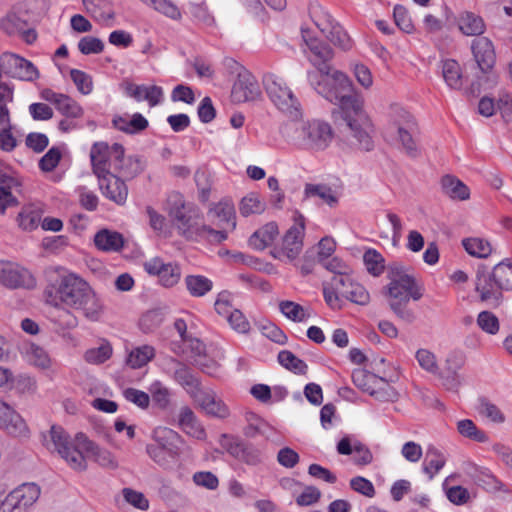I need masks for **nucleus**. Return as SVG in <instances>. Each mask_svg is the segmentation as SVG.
I'll return each mask as SVG.
<instances>
[{"instance_id": "40", "label": "nucleus", "mask_w": 512, "mask_h": 512, "mask_svg": "<svg viewBox=\"0 0 512 512\" xmlns=\"http://www.w3.org/2000/svg\"><path fill=\"white\" fill-rule=\"evenodd\" d=\"M185 285L194 297H202L212 289V281L201 275H189L185 278Z\"/></svg>"}, {"instance_id": "24", "label": "nucleus", "mask_w": 512, "mask_h": 512, "mask_svg": "<svg viewBox=\"0 0 512 512\" xmlns=\"http://www.w3.org/2000/svg\"><path fill=\"white\" fill-rule=\"evenodd\" d=\"M99 180V188L103 195L118 205H123L128 196V188L123 180L116 175H106Z\"/></svg>"}, {"instance_id": "2", "label": "nucleus", "mask_w": 512, "mask_h": 512, "mask_svg": "<svg viewBox=\"0 0 512 512\" xmlns=\"http://www.w3.org/2000/svg\"><path fill=\"white\" fill-rule=\"evenodd\" d=\"M167 212L177 233L187 240L203 238L211 243L224 240V205L218 202L209 207L207 212L210 225L201 224V213L198 207L187 202L178 192H172L167 199Z\"/></svg>"}, {"instance_id": "31", "label": "nucleus", "mask_w": 512, "mask_h": 512, "mask_svg": "<svg viewBox=\"0 0 512 512\" xmlns=\"http://www.w3.org/2000/svg\"><path fill=\"white\" fill-rule=\"evenodd\" d=\"M22 355L29 364L38 368L47 369L51 365V359L46 350L35 343H27L23 347Z\"/></svg>"}, {"instance_id": "39", "label": "nucleus", "mask_w": 512, "mask_h": 512, "mask_svg": "<svg viewBox=\"0 0 512 512\" xmlns=\"http://www.w3.org/2000/svg\"><path fill=\"white\" fill-rule=\"evenodd\" d=\"M304 195L306 198L318 197L329 206L337 203V197L331 187L324 184H306Z\"/></svg>"}, {"instance_id": "26", "label": "nucleus", "mask_w": 512, "mask_h": 512, "mask_svg": "<svg viewBox=\"0 0 512 512\" xmlns=\"http://www.w3.org/2000/svg\"><path fill=\"white\" fill-rule=\"evenodd\" d=\"M169 365L173 370V377L193 397L199 392V381L190 369L174 358L169 359Z\"/></svg>"}, {"instance_id": "21", "label": "nucleus", "mask_w": 512, "mask_h": 512, "mask_svg": "<svg viewBox=\"0 0 512 512\" xmlns=\"http://www.w3.org/2000/svg\"><path fill=\"white\" fill-rule=\"evenodd\" d=\"M41 98L55 105L56 109L68 118L76 119L83 116V108L68 95L44 89L41 92Z\"/></svg>"}, {"instance_id": "52", "label": "nucleus", "mask_w": 512, "mask_h": 512, "mask_svg": "<svg viewBox=\"0 0 512 512\" xmlns=\"http://www.w3.org/2000/svg\"><path fill=\"white\" fill-rule=\"evenodd\" d=\"M363 261L367 271L373 276L381 275L385 269L383 256L374 249H369L364 253Z\"/></svg>"}, {"instance_id": "17", "label": "nucleus", "mask_w": 512, "mask_h": 512, "mask_svg": "<svg viewBox=\"0 0 512 512\" xmlns=\"http://www.w3.org/2000/svg\"><path fill=\"white\" fill-rule=\"evenodd\" d=\"M114 144L109 146L105 142H96L90 150V160L94 174L100 179L106 175H113L111 171L115 170L116 163L112 150Z\"/></svg>"}, {"instance_id": "14", "label": "nucleus", "mask_w": 512, "mask_h": 512, "mask_svg": "<svg viewBox=\"0 0 512 512\" xmlns=\"http://www.w3.org/2000/svg\"><path fill=\"white\" fill-rule=\"evenodd\" d=\"M40 487L35 483H24L6 497L2 508L8 512H27L40 496Z\"/></svg>"}, {"instance_id": "59", "label": "nucleus", "mask_w": 512, "mask_h": 512, "mask_svg": "<svg viewBox=\"0 0 512 512\" xmlns=\"http://www.w3.org/2000/svg\"><path fill=\"white\" fill-rule=\"evenodd\" d=\"M178 438V434L171 429H160L155 431V440L156 443L154 445H159L161 448H172L174 450V454H178V447L175 444V441Z\"/></svg>"}, {"instance_id": "13", "label": "nucleus", "mask_w": 512, "mask_h": 512, "mask_svg": "<svg viewBox=\"0 0 512 512\" xmlns=\"http://www.w3.org/2000/svg\"><path fill=\"white\" fill-rule=\"evenodd\" d=\"M0 67L5 74L21 81L33 82L39 78V71L32 62L13 53L0 56Z\"/></svg>"}, {"instance_id": "25", "label": "nucleus", "mask_w": 512, "mask_h": 512, "mask_svg": "<svg viewBox=\"0 0 512 512\" xmlns=\"http://www.w3.org/2000/svg\"><path fill=\"white\" fill-rule=\"evenodd\" d=\"M112 153L116 163L114 171L118 172L122 177L133 178L142 171L141 163L137 158L132 156L125 157L122 145L114 143Z\"/></svg>"}, {"instance_id": "56", "label": "nucleus", "mask_w": 512, "mask_h": 512, "mask_svg": "<svg viewBox=\"0 0 512 512\" xmlns=\"http://www.w3.org/2000/svg\"><path fill=\"white\" fill-rule=\"evenodd\" d=\"M149 393L153 402L161 409L168 407L170 403V392L160 381H154L149 387Z\"/></svg>"}, {"instance_id": "47", "label": "nucleus", "mask_w": 512, "mask_h": 512, "mask_svg": "<svg viewBox=\"0 0 512 512\" xmlns=\"http://www.w3.org/2000/svg\"><path fill=\"white\" fill-rule=\"evenodd\" d=\"M113 349L108 342H103L98 347H93L84 353V359L87 363L99 365L106 362L112 356Z\"/></svg>"}, {"instance_id": "22", "label": "nucleus", "mask_w": 512, "mask_h": 512, "mask_svg": "<svg viewBox=\"0 0 512 512\" xmlns=\"http://www.w3.org/2000/svg\"><path fill=\"white\" fill-rule=\"evenodd\" d=\"M464 364V359L459 354H450L446 360L442 371L440 372V378L442 384L447 390L457 392L462 383L461 375L459 370Z\"/></svg>"}, {"instance_id": "15", "label": "nucleus", "mask_w": 512, "mask_h": 512, "mask_svg": "<svg viewBox=\"0 0 512 512\" xmlns=\"http://www.w3.org/2000/svg\"><path fill=\"white\" fill-rule=\"evenodd\" d=\"M184 349L176 346V343L172 344V350L176 354H186L187 358L196 366L201 368L207 374H214L217 367L213 360L209 359L205 354V345L197 338L189 337L186 342Z\"/></svg>"}, {"instance_id": "12", "label": "nucleus", "mask_w": 512, "mask_h": 512, "mask_svg": "<svg viewBox=\"0 0 512 512\" xmlns=\"http://www.w3.org/2000/svg\"><path fill=\"white\" fill-rule=\"evenodd\" d=\"M294 220L295 223L287 230L282 239L281 247L271 251L272 256L281 261H293L303 248L305 219L303 215L297 214Z\"/></svg>"}, {"instance_id": "57", "label": "nucleus", "mask_w": 512, "mask_h": 512, "mask_svg": "<svg viewBox=\"0 0 512 512\" xmlns=\"http://www.w3.org/2000/svg\"><path fill=\"white\" fill-rule=\"evenodd\" d=\"M70 77L77 87V90L83 95H89L93 90L92 77L86 72L78 69L70 70Z\"/></svg>"}, {"instance_id": "41", "label": "nucleus", "mask_w": 512, "mask_h": 512, "mask_svg": "<svg viewBox=\"0 0 512 512\" xmlns=\"http://www.w3.org/2000/svg\"><path fill=\"white\" fill-rule=\"evenodd\" d=\"M309 13L312 21L323 34L331 30V26L335 23L328 11L319 4H312Z\"/></svg>"}, {"instance_id": "61", "label": "nucleus", "mask_w": 512, "mask_h": 512, "mask_svg": "<svg viewBox=\"0 0 512 512\" xmlns=\"http://www.w3.org/2000/svg\"><path fill=\"white\" fill-rule=\"evenodd\" d=\"M246 420L248 424L244 428L245 436L254 438L257 434H264V428L268 426L264 420L252 412L246 414Z\"/></svg>"}, {"instance_id": "23", "label": "nucleus", "mask_w": 512, "mask_h": 512, "mask_svg": "<svg viewBox=\"0 0 512 512\" xmlns=\"http://www.w3.org/2000/svg\"><path fill=\"white\" fill-rule=\"evenodd\" d=\"M474 59L482 72L489 71L495 63V51L492 41L487 37H479L472 42Z\"/></svg>"}, {"instance_id": "42", "label": "nucleus", "mask_w": 512, "mask_h": 512, "mask_svg": "<svg viewBox=\"0 0 512 512\" xmlns=\"http://www.w3.org/2000/svg\"><path fill=\"white\" fill-rule=\"evenodd\" d=\"M446 459L443 454L436 448L430 447L426 453V462L423 466V471L429 476V479H433L445 465Z\"/></svg>"}, {"instance_id": "11", "label": "nucleus", "mask_w": 512, "mask_h": 512, "mask_svg": "<svg viewBox=\"0 0 512 512\" xmlns=\"http://www.w3.org/2000/svg\"><path fill=\"white\" fill-rule=\"evenodd\" d=\"M301 35L306 45L304 52L308 61L316 69L313 71L314 73H322L335 68L332 65L334 51L327 43L314 37L308 28H302Z\"/></svg>"}, {"instance_id": "51", "label": "nucleus", "mask_w": 512, "mask_h": 512, "mask_svg": "<svg viewBox=\"0 0 512 512\" xmlns=\"http://www.w3.org/2000/svg\"><path fill=\"white\" fill-rule=\"evenodd\" d=\"M369 395L381 402H394L399 396L398 392L380 377L379 382H377V386H373Z\"/></svg>"}, {"instance_id": "64", "label": "nucleus", "mask_w": 512, "mask_h": 512, "mask_svg": "<svg viewBox=\"0 0 512 512\" xmlns=\"http://www.w3.org/2000/svg\"><path fill=\"white\" fill-rule=\"evenodd\" d=\"M78 49L84 55L98 54L103 51L104 44L99 38L85 36L78 42Z\"/></svg>"}, {"instance_id": "58", "label": "nucleus", "mask_w": 512, "mask_h": 512, "mask_svg": "<svg viewBox=\"0 0 512 512\" xmlns=\"http://www.w3.org/2000/svg\"><path fill=\"white\" fill-rule=\"evenodd\" d=\"M478 326L486 333L495 335L499 331V320L490 311H482L477 317Z\"/></svg>"}, {"instance_id": "50", "label": "nucleus", "mask_w": 512, "mask_h": 512, "mask_svg": "<svg viewBox=\"0 0 512 512\" xmlns=\"http://www.w3.org/2000/svg\"><path fill=\"white\" fill-rule=\"evenodd\" d=\"M226 320L231 329L238 334H248L251 329L250 322L239 309H233L230 312L226 310Z\"/></svg>"}, {"instance_id": "62", "label": "nucleus", "mask_w": 512, "mask_h": 512, "mask_svg": "<svg viewBox=\"0 0 512 512\" xmlns=\"http://www.w3.org/2000/svg\"><path fill=\"white\" fill-rule=\"evenodd\" d=\"M181 271L178 265L168 263L158 275L161 284L165 287H172L178 283Z\"/></svg>"}, {"instance_id": "3", "label": "nucleus", "mask_w": 512, "mask_h": 512, "mask_svg": "<svg viewBox=\"0 0 512 512\" xmlns=\"http://www.w3.org/2000/svg\"><path fill=\"white\" fill-rule=\"evenodd\" d=\"M45 298L52 306L64 305L80 310L91 320H97L103 309L100 299L90 285L73 273H59L55 281L47 285Z\"/></svg>"}, {"instance_id": "48", "label": "nucleus", "mask_w": 512, "mask_h": 512, "mask_svg": "<svg viewBox=\"0 0 512 512\" xmlns=\"http://www.w3.org/2000/svg\"><path fill=\"white\" fill-rule=\"evenodd\" d=\"M278 361L283 367L296 374L304 375L307 373L308 366L306 363L296 357L291 351H280L278 354Z\"/></svg>"}, {"instance_id": "46", "label": "nucleus", "mask_w": 512, "mask_h": 512, "mask_svg": "<svg viewBox=\"0 0 512 512\" xmlns=\"http://www.w3.org/2000/svg\"><path fill=\"white\" fill-rule=\"evenodd\" d=\"M457 431L463 437L469 438L479 443L488 441L487 434L478 429L474 422L470 419H463L457 422Z\"/></svg>"}, {"instance_id": "16", "label": "nucleus", "mask_w": 512, "mask_h": 512, "mask_svg": "<svg viewBox=\"0 0 512 512\" xmlns=\"http://www.w3.org/2000/svg\"><path fill=\"white\" fill-rule=\"evenodd\" d=\"M0 283L8 288H32L35 285L31 273L16 263L0 261Z\"/></svg>"}, {"instance_id": "18", "label": "nucleus", "mask_w": 512, "mask_h": 512, "mask_svg": "<svg viewBox=\"0 0 512 512\" xmlns=\"http://www.w3.org/2000/svg\"><path fill=\"white\" fill-rule=\"evenodd\" d=\"M0 429L13 437H28L29 428L22 416L0 399Z\"/></svg>"}, {"instance_id": "34", "label": "nucleus", "mask_w": 512, "mask_h": 512, "mask_svg": "<svg viewBox=\"0 0 512 512\" xmlns=\"http://www.w3.org/2000/svg\"><path fill=\"white\" fill-rule=\"evenodd\" d=\"M94 242L96 247L103 251H119L124 243L120 233L109 230L99 231Z\"/></svg>"}, {"instance_id": "60", "label": "nucleus", "mask_w": 512, "mask_h": 512, "mask_svg": "<svg viewBox=\"0 0 512 512\" xmlns=\"http://www.w3.org/2000/svg\"><path fill=\"white\" fill-rule=\"evenodd\" d=\"M27 23L16 14H9L1 21V28L9 35H20Z\"/></svg>"}, {"instance_id": "9", "label": "nucleus", "mask_w": 512, "mask_h": 512, "mask_svg": "<svg viewBox=\"0 0 512 512\" xmlns=\"http://www.w3.org/2000/svg\"><path fill=\"white\" fill-rule=\"evenodd\" d=\"M44 445L48 450L57 451L74 470L83 471L87 468L85 456L81 454V448L78 447L77 434L72 441L61 426L53 425L44 435Z\"/></svg>"}, {"instance_id": "6", "label": "nucleus", "mask_w": 512, "mask_h": 512, "mask_svg": "<svg viewBox=\"0 0 512 512\" xmlns=\"http://www.w3.org/2000/svg\"><path fill=\"white\" fill-rule=\"evenodd\" d=\"M282 134L296 148L315 152L325 150L334 138L330 124L321 120L287 123Z\"/></svg>"}, {"instance_id": "30", "label": "nucleus", "mask_w": 512, "mask_h": 512, "mask_svg": "<svg viewBox=\"0 0 512 512\" xmlns=\"http://www.w3.org/2000/svg\"><path fill=\"white\" fill-rule=\"evenodd\" d=\"M440 184L443 193L453 200H466L470 196L469 188L453 175L443 176Z\"/></svg>"}, {"instance_id": "35", "label": "nucleus", "mask_w": 512, "mask_h": 512, "mask_svg": "<svg viewBox=\"0 0 512 512\" xmlns=\"http://www.w3.org/2000/svg\"><path fill=\"white\" fill-rule=\"evenodd\" d=\"M18 185L16 179L9 176L0 177V214L3 215L8 207L15 206L17 199L12 195V189Z\"/></svg>"}, {"instance_id": "49", "label": "nucleus", "mask_w": 512, "mask_h": 512, "mask_svg": "<svg viewBox=\"0 0 512 512\" xmlns=\"http://www.w3.org/2000/svg\"><path fill=\"white\" fill-rule=\"evenodd\" d=\"M265 209L266 204L254 193L245 196L239 205L240 213L245 217L251 214H261Z\"/></svg>"}, {"instance_id": "55", "label": "nucleus", "mask_w": 512, "mask_h": 512, "mask_svg": "<svg viewBox=\"0 0 512 512\" xmlns=\"http://www.w3.org/2000/svg\"><path fill=\"white\" fill-rule=\"evenodd\" d=\"M352 381L359 389L369 394L373 386H377L379 377L363 369H355L352 372Z\"/></svg>"}, {"instance_id": "8", "label": "nucleus", "mask_w": 512, "mask_h": 512, "mask_svg": "<svg viewBox=\"0 0 512 512\" xmlns=\"http://www.w3.org/2000/svg\"><path fill=\"white\" fill-rule=\"evenodd\" d=\"M226 80L231 83L232 103L255 101L261 97V90L255 77L232 58H226Z\"/></svg>"}, {"instance_id": "38", "label": "nucleus", "mask_w": 512, "mask_h": 512, "mask_svg": "<svg viewBox=\"0 0 512 512\" xmlns=\"http://www.w3.org/2000/svg\"><path fill=\"white\" fill-rule=\"evenodd\" d=\"M442 75L446 84L452 89L462 87V74L460 65L452 59L443 62Z\"/></svg>"}, {"instance_id": "27", "label": "nucleus", "mask_w": 512, "mask_h": 512, "mask_svg": "<svg viewBox=\"0 0 512 512\" xmlns=\"http://www.w3.org/2000/svg\"><path fill=\"white\" fill-rule=\"evenodd\" d=\"M229 9L235 14L245 15L262 22L267 18L260 0H229Z\"/></svg>"}, {"instance_id": "54", "label": "nucleus", "mask_w": 512, "mask_h": 512, "mask_svg": "<svg viewBox=\"0 0 512 512\" xmlns=\"http://www.w3.org/2000/svg\"><path fill=\"white\" fill-rule=\"evenodd\" d=\"M64 305L53 306L51 320L62 329L74 328L77 325V318Z\"/></svg>"}, {"instance_id": "63", "label": "nucleus", "mask_w": 512, "mask_h": 512, "mask_svg": "<svg viewBox=\"0 0 512 512\" xmlns=\"http://www.w3.org/2000/svg\"><path fill=\"white\" fill-rule=\"evenodd\" d=\"M207 414L218 415L220 412V404L215 401L212 392H202L199 389L197 396L194 397Z\"/></svg>"}, {"instance_id": "44", "label": "nucleus", "mask_w": 512, "mask_h": 512, "mask_svg": "<svg viewBox=\"0 0 512 512\" xmlns=\"http://www.w3.org/2000/svg\"><path fill=\"white\" fill-rule=\"evenodd\" d=\"M42 211L35 206H27L18 216L19 226L25 230H33L42 222Z\"/></svg>"}, {"instance_id": "53", "label": "nucleus", "mask_w": 512, "mask_h": 512, "mask_svg": "<svg viewBox=\"0 0 512 512\" xmlns=\"http://www.w3.org/2000/svg\"><path fill=\"white\" fill-rule=\"evenodd\" d=\"M478 413L490 421L501 424L505 421V416L501 410L486 398H480L477 406Z\"/></svg>"}, {"instance_id": "19", "label": "nucleus", "mask_w": 512, "mask_h": 512, "mask_svg": "<svg viewBox=\"0 0 512 512\" xmlns=\"http://www.w3.org/2000/svg\"><path fill=\"white\" fill-rule=\"evenodd\" d=\"M355 284L353 278L346 274L334 275L328 284L324 285L323 293L327 304L333 309L342 308V298L345 297L344 290L349 292Z\"/></svg>"}, {"instance_id": "5", "label": "nucleus", "mask_w": 512, "mask_h": 512, "mask_svg": "<svg viewBox=\"0 0 512 512\" xmlns=\"http://www.w3.org/2000/svg\"><path fill=\"white\" fill-rule=\"evenodd\" d=\"M385 136L408 157L415 159L421 155L417 121L409 111L399 104L389 106Z\"/></svg>"}, {"instance_id": "1", "label": "nucleus", "mask_w": 512, "mask_h": 512, "mask_svg": "<svg viewBox=\"0 0 512 512\" xmlns=\"http://www.w3.org/2000/svg\"><path fill=\"white\" fill-rule=\"evenodd\" d=\"M308 80L319 95L341 109L344 133L349 143L358 149L370 151L373 148L372 123L347 75L333 68L322 73L308 72Z\"/></svg>"}, {"instance_id": "7", "label": "nucleus", "mask_w": 512, "mask_h": 512, "mask_svg": "<svg viewBox=\"0 0 512 512\" xmlns=\"http://www.w3.org/2000/svg\"><path fill=\"white\" fill-rule=\"evenodd\" d=\"M475 291L482 302L500 304L503 291H512V260L504 259L491 271L480 265L475 276Z\"/></svg>"}, {"instance_id": "4", "label": "nucleus", "mask_w": 512, "mask_h": 512, "mask_svg": "<svg viewBox=\"0 0 512 512\" xmlns=\"http://www.w3.org/2000/svg\"><path fill=\"white\" fill-rule=\"evenodd\" d=\"M387 278L389 283L383 288V294L389 299L390 309L402 321L414 322L416 314L408 307V303L410 299L418 301L422 298L421 286L412 275L397 264L389 266Z\"/></svg>"}, {"instance_id": "10", "label": "nucleus", "mask_w": 512, "mask_h": 512, "mask_svg": "<svg viewBox=\"0 0 512 512\" xmlns=\"http://www.w3.org/2000/svg\"><path fill=\"white\" fill-rule=\"evenodd\" d=\"M266 92L274 105L292 119L301 115L300 103L284 80L276 74L269 73L263 79Z\"/></svg>"}, {"instance_id": "29", "label": "nucleus", "mask_w": 512, "mask_h": 512, "mask_svg": "<svg viewBox=\"0 0 512 512\" xmlns=\"http://www.w3.org/2000/svg\"><path fill=\"white\" fill-rule=\"evenodd\" d=\"M279 234L276 222H269L256 230L249 238V245L256 250L270 246Z\"/></svg>"}, {"instance_id": "36", "label": "nucleus", "mask_w": 512, "mask_h": 512, "mask_svg": "<svg viewBox=\"0 0 512 512\" xmlns=\"http://www.w3.org/2000/svg\"><path fill=\"white\" fill-rule=\"evenodd\" d=\"M146 452L155 463L163 468L171 467L177 456L172 448H161L159 445H147Z\"/></svg>"}, {"instance_id": "37", "label": "nucleus", "mask_w": 512, "mask_h": 512, "mask_svg": "<svg viewBox=\"0 0 512 512\" xmlns=\"http://www.w3.org/2000/svg\"><path fill=\"white\" fill-rule=\"evenodd\" d=\"M279 309L285 317L294 322H304L311 317L309 309L293 301H281Z\"/></svg>"}, {"instance_id": "33", "label": "nucleus", "mask_w": 512, "mask_h": 512, "mask_svg": "<svg viewBox=\"0 0 512 512\" xmlns=\"http://www.w3.org/2000/svg\"><path fill=\"white\" fill-rule=\"evenodd\" d=\"M155 356V349L150 345H142L131 349L126 357V364L132 369L145 366Z\"/></svg>"}, {"instance_id": "28", "label": "nucleus", "mask_w": 512, "mask_h": 512, "mask_svg": "<svg viewBox=\"0 0 512 512\" xmlns=\"http://www.w3.org/2000/svg\"><path fill=\"white\" fill-rule=\"evenodd\" d=\"M178 424L183 432L193 438L203 439L205 437L204 428L198 421L194 412L188 406L180 408L178 413Z\"/></svg>"}, {"instance_id": "32", "label": "nucleus", "mask_w": 512, "mask_h": 512, "mask_svg": "<svg viewBox=\"0 0 512 512\" xmlns=\"http://www.w3.org/2000/svg\"><path fill=\"white\" fill-rule=\"evenodd\" d=\"M458 26L460 31L467 36H479L485 31V24L483 19L472 13L463 12L458 19Z\"/></svg>"}, {"instance_id": "43", "label": "nucleus", "mask_w": 512, "mask_h": 512, "mask_svg": "<svg viewBox=\"0 0 512 512\" xmlns=\"http://www.w3.org/2000/svg\"><path fill=\"white\" fill-rule=\"evenodd\" d=\"M462 244L466 252L473 257L487 258L492 252L490 243L481 238H467Z\"/></svg>"}, {"instance_id": "20", "label": "nucleus", "mask_w": 512, "mask_h": 512, "mask_svg": "<svg viewBox=\"0 0 512 512\" xmlns=\"http://www.w3.org/2000/svg\"><path fill=\"white\" fill-rule=\"evenodd\" d=\"M78 447L81 448V454L85 456V463L87 459H92L104 468H116L117 462L114 456L105 449L100 448L97 444L91 441L84 433H77Z\"/></svg>"}, {"instance_id": "45", "label": "nucleus", "mask_w": 512, "mask_h": 512, "mask_svg": "<svg viewBox=\"0 0 512 512\" xmlns=\"http://www.w3.org/2000/svg\"><path fill=\"white\" fill-rule=\"evenodd\" d=\"M324 35L335 46L342 50H349L352 48V40L343 27L335 22Z\"/></svg>"}]
</instances>
